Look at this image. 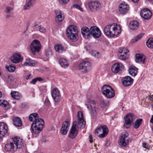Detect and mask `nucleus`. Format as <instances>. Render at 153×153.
Masks as SVG:
<instances>
[{
  "instance_id": "72a5a7b5",
  "label": "nucleus",
  "mask_w": 153,
  "mask_h": 153,
  "mask_svg": "<svg viewBox=\"0 0 153 153\" xmlns=\"http://www.w3.org/2000/svg\"><path fill=\"white\" fill-rule=\"evenodd\" d=\"M38 114L37 113H33L29 115V120L31 121H33L34 120V122H35L36 120H38L39 119L38 118Z\"/></svg>"
},
{
  "instance_id": "7ed1b4c3",
  "label": "nucleus",
  "mask_w": 153,
  "mask_h": 153,
  "mask_svg": "<svg viewBox=\"0 0 153 153\" xmlns=\"http://www.w3.org/2000/svg\"><path fill=\"white\" fill-rule=\"evenodd\" d=\"M44 125V122L42 119L36 120L31 125L32 131L34 134H37L42 131Z\"/></svg>"
},
{
  "instance_id": "20e7f679",
  "label": "nucleus",
  "mask_w": 153,
  "mask_h": 153,
  "mask_svg": "<svg viewBox=\"0 0 153 153\" xmlns=\"http://www.w3.org/2000/svg\"><path fill=\"white\" fill-rule=\"evenodd\" d=\"M67 35L68 38L73 40H76L78 36V31L76 27L74 25L69 26L66 29Z\"/></svg>"
},
{
  "instance_id": "6e6d98bb",
  "label": "nucleus",
  "mask_w": 153,
  "mask_h": 153,
  "mask_svg": "<svg viewBox=\"0 0 153 153\" xmlns=\"http://www.w3.org/2000/svg\"><path fill=\"white\" fill-rule=\"evenodd\" d=\"M36 81H41L43 80V79L40 77H37L35 78Z\"/></svg>"
},
{
  "instance_id": "864d4df0",
  "label": "nucleus",
  "mask_w": 153,
  "mask_h": 153,
  "mask_svg": "<svg viewBox=\"0 0 153 153\" xmlns=\"http://www.w3.org/2000/svg\"><path fill=\"white\" fill-rule=\"evenodd\" d=\"M4 79L7 83L9 82L10 81V79L9 78V77L8 76H7L5 77Z\"/></svg>"
},
{
  "instance_id": "4d7b16f0",
  "label": "nucleus",
  "mask_w": 153,
  "mask_h": 153,
  "mask_svg": "<svg viewBox=\"0 0 153 153\" xmlns=\"http://www.w3.org/2000/svg\"><path fill=\"white\" fill-rule=\"evenodd\" d=\"M30 78H31V74H29L26 76V79L27 80L29 79Z\"/></svg>"
},
{
  "instance_id": "412c9836",
  "label": "nucleus",
  "mask_w": 153,
  "mask_h": 153,
  "mask_svg": "<svg viewBox=\"0 0 153 153\" xmlns=\"http://www.w3.org/2000/svg\"><path fill=\"white\" fill-rule=\"evenodd\" d=\"M55 14V20L57 22H60L62 21L64 19V15L61 11L56 10L54 11Z\"/></svg>"
},
{
  "instance_id": "a878e982",
  "label": "nucleus",
  "mask_w": 153,
  "mask_h": 153,
  "mask_svg": "<svg viewBox=\"0 0 153 153\" xmlns=\"http://www.w3.org/2000/svg\"><path fill=\"white\" fill-rule=\"evenodd\" d=\"M135 61L137 63L143 64L145 61V56L142 54H137L135 55Z\"/></svg>"
},
{
  "instance_id": "c85d7f7f",
  "label": "nucleus",
  "mask_w": 153,
  "mask_h": 153,
  "mask_svg": "<svg viewBox=\"0 0 153 153\" xmlns=\"http://www.w3.org/2000/svg\"><path fill=\"white\" fill-rule=\"evenodd\" d=\"M129 74L132 76H135L138 72V69L135 66H131L128 69Z\"/></svg>"
},
{
  "instance_id": "052dcab7",
  "label": "nucleus",
  "mask_w": 153,
  "mask_h": 153,
  "mask_svg": "<svg viewBox=\"0 0 153 153\" xmlns=\"http://www.w3.org/2000/svg\"><path fill=\"white\" fill-rule=\"evenodd\" d=\"M38 23L37 22H35L34 24V25H33L34 27H36V26H38Z\"/></svg>"
},
{
  "instance_id": "6e6552de",
  "label": "nucleus",
  "mask_w": 153,
  "mask_h": 153,
  "mask_svg": "<svg viewBox=\"0 0 153 153\" xmlns=\"http://www.w3.org/2000/svg\"><path fill=\"white\" fill-rule=\"evenodd\" d=\"M129 138L128 134L127 132H123L118 141L119 145L122 147H124L128 145Z\"/></svg>"
},
{
  "instance_id": "5fc2aeb1",
  "label": "nucleus",
  "mask_w": 153,
  "mask_h": 153,
  "mask_svg": "<svg viewBox=\"0 0 153 153\" xmlns=\"http://www.w3.org/2000/svg\"><path fill=\"white\" fill-rule=\"evenodd\" d=\"M36 78H34L30 82V83L31 84H35L36 82Z\"/></svg>"
},
{
  "instance_id": "423d86ee",
  "label": "nucleus",
  "mask_w": 153,
  "mask_h": 153,
  "mask_svg": "<svg viewBox=\"0 0 153 153\" xmlns=\"http://www.w3.org/2000/svg\"><path fill=\"white\" fill-rule=\"evenodd\" d=\"M30 50L33 54H35L36 53H39L41 48L40 42L37 40H33L30 45Z\"/></svg>"
},
{
  "instance_id": "f257e3e1",
  "label": "nucleus",
  "mask_w": 153,
  "mask_h": 153,
  "mask_svg": "<svg viewBox=\"0 0 153 153\" xmlns=\"http://www.w3.org/2000/svg\"><path fill=\"white\" fill-rule=\"evenodd\" d=\"M23 144L24 142L22 138L18 137H14L12 142L5 145V149L7 151L14 152L18 149H21L23 146Z\"/></svg>"
},
{
  "instance_id": "c756f323",
  "label": "nucleus",
  "mask_w": 153,
  "mask_h": 153,
  "mask_svg": "<svg viewBox=\"0 0 153 153\" xmlns=\"http://www.w3.org/2000/svg\"><path fill=\"white\" fill-rule=\"evenodd\" d=\"M35 2V0H30L29 1L27 2L24 6V9L26 10L30 9V7H32Z\"/></svg>"
},
{
  "instance_id": "58836bf2",
  "label": "nucleus",
  "mask_w": 153,
  "mask_h": 153,
  "mask_svg": "<svg viewBox=\"0 0 153 153\" xmlns=\"http://www.w3.org/2000/svg\"><path fill=\"white\" fill-rule=\"evenodd\" d=\"M142 121L141 119H138L135 121L134 124V127L135 128H137L139 127L141 124Z\"/></svg>"
},
{
  "instance_id": "ea45409f",
  "label": "nucleus",
  "mask_w": 153,
  "mask_h": 153,
  "mask_svg": "<svg viewBox=\"0 0 153 153\" xmlns=\"http://www.w3.org/2000/svg\"><path fill=\"white\" fill-rule=\"evenodd\" d=\"M144 34L140 33L136 37L132 39L131 40V42L134 43L137 42L138 40L140 39L143 35Z\"/></svg>"
},
{
  "instance_id": "39448f33",
  "label": "nucleus",
  "mask_w": 153,
  "mask_h": 153,
  "mask_svg": "<svg viewBox=\"0 0 153 153\" xmlns=\"http://www.w3.org/2000/svg\"><path fill=\"white\" fill-rule=\"evenodd\" d=\"M101 91L103 95L108 98H112L115 96V94L114 89L108 85H104L102 87Z\"/></svg>"
},
{
  "instance_id": "9b49d317",
  "label": "nucleus",
  "mask_w": 153,
  "mask_h": 153,
  "mask_svg": "<svg viewBox=\"0 0 153 153\" xmlns=\"http://www.w3.org/2000/svg\"><path fill=\"white\" fill-rule=\"evenodd\" d=\"M95 132L97 134L100 133L99 136L100 137H104L107 135L108 133V127L105 125L100 126L96 129Z\"/></svg>"
},
{
  "instance_id": "e433bc0d",
  "label": "nucleus",
  "mask_w": 153,
  "mask_h": 153,
  "mask_svg": "<svg viewBox=\"0 0 153 153\" xmlns=\"http://www.w3.org/2000/svg\"><path fill=\"white\" fill-rule=\"evenodd\" d=\"M55 50L59 53H61L62 51H64V48L60 45H57L54 47Z\"/></svg>"
},
{
  "instance_id": "f03ea898",
  "label": "nucleus",
  "mask_w": 153,
  "mask_h": 153,
  "mask_svg": "<svg viewBox=\"0 0 153 153\" xmlns=\"http://www.w3.org/2000/svg\"><path fill=\"white\" fill-rule=\"evenodd\" d=\"M120 25L115 23L106 25L104 28L105 34L108 36L113 37L118 35L121 32Z\"/></svg>"
},
{
  "instance_id": "338daca9",
  "label": "nucleus",
  "mask_w": 153,
  "mask_h": 153,
  "mask_svg": "<svg viewBox=\"0 0 153 153\" xmlns=\"http://www.w3.org/2000/svg\"><path fill=\"white\" fill-rule=\"evenodd\" d=\"M152 131H153V127H152Z\"/></svg>"
},
{
  "instance_id": "bb28decb",
  "label": "nucleus",
  "mask_w": 153,
  "mask_h": 153,
  "mask_svg": "<svg viewBox=\"0 0 153 153\" xmlns=\"http://www.w3.org/2000/svg\"><path fill=\"white\" fill-rule=\"evenodd\" d=\"M37 63L36 62L30 59H26L24 63L22 65V66H34Z\"/></svg>"
},
{
  "instance_id": "4c0bfd02",
  "label": "nucleus",
  "mask_w": 153,
  "mask_h": 153,
  "mask_svg": "<svg viewBox=\"0 0 153 153\" xmlns=\"http://www.w3.org/2000/svg\"><path fill=\"white\" fill-rule=\"evenodd\" d=\"M147 47L151 48H153V38H150L146 42Z\"/></svg>"
},
{
  "instance_id": "bf43d9fd",
  "label": "nucleus",
  "mask_w": 153,
  "mask_h": 153,
  "mask_svg": "<svg viewBox=\"0 0 153 153\" xmlns=\"http://www.w3.org/2000/svg\"><path fill=\"white\" fill-rule=\"evenodd\" d=\"M150 122L153 124V115L152 116L150 120Z\"/></svg>"
},
{
  "instance_id": "a18cd8bd",
  "label": "nucleus",
  "mask_w": 153,
  "mask_h": 153,
  "mask_svg": "<svg viewBox=\"0 0 153 153\" xmlns=\"http://www.w3.org/2000/svg\"><path fill=\"white\" fill-rule=\"evenodd\" d=\"M71 8H76L77 9L79 10L80 11H82V8H81L80 6L78 4H74L71 7Z\"/></svg>"
},
{
  "instance_id": "473e14b6",
  "label": "nucleus",
  "mask_w": 153,
  "mask_h": 153,
  "mask_svg": "<svg viewBox=\"0 0 153 153\" xmlns=\"http://www.w3.org/2000/svg\"><path fill=\"white\" fill-rule=\"evenodd\" d=\"M59 63L61 66L63 68H65L68 65L67 61L64 58H61L59 60Z\"/></svg>"
},
{
  "instance_id": "9d476101",
  "label": "nucleus",
  "mask_w": 153,
  "mask_h": 153,
  "mask_svg": "<svg viewBox=\"0 0 153 153\" xmlns=\"http://www.w3.org/2000/svg\"><path fill=\"white\" fill-rule=\"evenodd\" d=\"M77 122H73L68 135V137L71 139H74L75 138L77 135L78 129L77 128Z\"/></svg>"
},
{
  "instance_id": "49530a36",
  "label": "nucleus",
  "mask_w": 153,
  "mask_h": 153,
  "mask_svg": "<svg viewBox=\"0 0 153 153\" xmlns=\"http://www.w3.org/2000/svg\"><path fill=\"white\" fill-rule=\"evenodd\" d=\"M91 55L94 57L98 58L99 57V53L96 51L92 52Z\"/></svg>"
},
{
  "instance_id": "c9c22d12",
  "label": "nucleus",
  "mask_w": 153,
  "mask_h": 153,
  "mask_svg": "<svg viewBox=\"0 0 153 153\" xmlns=\"http://www.w3.org/2000/svg\"><path fill=\"white\" fill-rule=\"evenodd\" d=\"M78 121L77 125V128H84L85 125V122L84 121V119L79 120Z\"/></svg>"
},
{
  "instance_id": "de8ad7c7",
  "label": "nucleus",
  "mask_w": 153,
  "mask_h": 153,
  "mask_svg": "<svg viewBox=\"0 0 153 153\" xmlns=\"http://www.w3.org/2000/svg\"><path fill=\"white\" fill-rule=\"evenodd\" d=\"M70 0H59V2L61 4H65L68 3Z\"/></svg>"
},
{
  "instance_id": "0eeeda50",
  "label": "nucleus",
  "mask_w": 153,
  "mask_h": 153,
  "mask_svg": "<svg viewBox=\"0 0 153 153\" xmlns=\"http://www.w3.org/2000/svg\"><path fill=\"white\" fill-rule=\"evenodd\" d=\"M87 102L88 103V105L87 106V108L91 110L92 116H95L99 111V109L96 107V102L91 99L88 100Z\"/></svg>"
},
{
  "instance_id": "cd10ccee",
  "label": "nucleus",
  "mask_w": 153,
  "mask_h": 153,
  "mask_svg": "<svg viewBox=\"0 0 153 153\" xmlns=\"http://www.w3.org/2000/svg\"><path fill=\"white\" fill-rule=\"evenodd\" d=\"M52 51L50 48L48 49L44 53V60L45 61H47L48 60L52 55Z\"/></svg>"
},
{
  "instance_id": "f3484780",
  "label": "nucleus",
  "mask_w": 153,
  "mask_h": 153,
  "mask_svg": "<svg viewBox=\"0 0 153 153\" xmlns=\"http://www.w3.org/2000/svg\"><path fill=\"white\" fill-rule=\"evenodd\" d=\"M11 61L14 63H17L21 62L23 58L21 55L19 53L13 54L10 58Z\"/></svg>"
},
{
  "instance_id": "2f4dec72",
  "label": "nucleus",
  "mask_w": 153,
  "mask_h": 153,
  "mask_svg": "<svg viewBox=\"0 0 153 153\" xmlns=\"http://www.w3.org/2000/svg\"><path fill=\"white\" fill-rule=\"evenodd\" d=\"M138 22L137 21H134L130 22L129 27L131 29L135 30L138 28Z\"/></svg>"
},
{
  "instance_id": "aec40b11",
  "label": "nucleus",
  "mask_w": 153,
  "mask_h": 153,
  "mask_svg": "<svg viewBox=\"0 0 153 153\" xmlns=\"http://www.w3.org/2000/svg\"><path fill=\"white\" fill-rule=\"evenodd\" d=\"M119 52L121 53L120 55V59L123 60H126L127 59L128 56L127 53L128 52L127 49L125 48L120 49Z\"/></svg>"
},
{
  "instance_id": "a211bd4d",
  "label": "nucleus",
  "mask_w": 153,
  "mask_h": 153,
  "mask_svg": "<svg viewBox=\"0 0 153 153\" xmlns=\"http://www.w3.org/2000/svg\"><path fill=\"white\" fill-rule=\"evenodd\" d=\"M70 125V123L68 120L64 122L62 125L61 129V133L63 135L66 134L68 129Z\"/></svg>"
},
{
  "instance_id": "dca6fc26",
  "label": "nucleus",
  "mask_w": 153,
  "mask_h": 153,
  "mask_svg": "<svg viewBox=\"0 0 153 153\" xmlns=\"http://www.w3.org/2000/svg\"><path fill=\"white\" fill-rule=\"evenodd\" d=\"M140 15L144 19L148 20L151 18L152 13L148 9H144L141 11Z\"/></svg>"
},
{
  "instance_id": "79ce46f5",
  "label": "nucleus",
  "mask_w": 153,
  "mask_h": 153,
  "mask_svg": "<svg viewBox=\"0 0 153 153\" xmlns=\"http://www.w3.org/2000/svg\"><path fill=\"white\" fill-rule=\"evenodd\" d=\"M8 104L9 103L7 101L4 100H3L1 106L5 108L6 109L8 108L9 107Z\"/></svg>"
},
{
  "instance_id": "603ef678",
  "label": "nucleus",
  "mask_w": 153,
  "mask_h": 153,
  "mask_svg": "<svg viewBox=\"0 0 153 153\" xmlns=\"http://www.w3.org/2000/svg\"><path fill=\"white\" fill-rule=\"evenodd\" d=\"M146 98L151 101H153V95L148 96L146 97Z\"/></svg>"
},
{
  "instance_id": "ddd939ff",
  "label": "nucleus",
  "mask_w": 153,
  "mask_h": 153,
  "mask_svg": "<svg viewBox=\"0 0 153 153\" xmlns=\"http://www.w3.org/2000/svg\"><path fill=\"white\" fill-rule=\"evenodd\" d=\"M89 7L91 11L99 10L101 7V4L98 1H91L88 4Z\"/></svg>"
},
{
  "instance_id": "a19ab883",
  "label": "nucleus",
  "mask_w": 153,
  "mask_h": 153,
  "mask_svg": "<svg viewBox=\"0 0 153 153\" xmlns=\"http://www.w3.org/2000/svg\"><path fill=\"white\" fill-rule=\"evenodd\" d=\"M6 69L7 71L10 72H12L14 71L15 70V67L11 65H7L6 67Z\"/></svg>"
},
{
  "instance_id": "7c9ffc66",
  "label": "nucleus",
  "mask_w": 153,
  "mask_h": 153,
  "mask_svg": "<svg viewBox=\"0 0 153 153\" xmlns=\"http://www.w3.org/2000/svg\"><path fill=\"white\" fill-rule=\"evenodd\" d=\"M13 124L16 126L19 127L22 126V123L20 119L18 117H13Z\"/></svg>"
},
{
  "instance_id": "f8f14e48",
  "label": "nucleus",
  "mask_w": 153,
  "mask_h": 153,
  "mask_svg": "<svg viewBox=\"0 0 153 153\" xmlns=\"http://www.w3.org/2000/svg\"><path fill=\"white\" fill-rule=\"evenodd\" d=\"M91 36H92L95 38H99L101 36V33L99 28L96 26L90 27Z\"/></svg>"
},
{
  "instance_id": "37998d69",
  "label": "nucleus",
  "mask_w": 153,
  "mask_h": 153,
  "mask_svg": "<svg viewBox=\"0 0 153 153\" xmlns=\"http://www.w3.org/2000/svg\"><path fill=\"white\" fill-rule=\"evenodd\" d=\"M78 120L83 119V114L81 111H79L78 112Z\"/></svg>"
},
{
  "instance_id": "6ab92c4d",
  "label": "nucleus",
  "mask_w": 153,
  "mask_h": 153,
  "mask_svg": "<svg viewBox=\"0 0 153 153\" xmlns=\"http://www.w3.org/2000/svg\"><path fill=\"white\" fill-rule=\"evenodd\" d=\"M90 28L89 29L87 27H83L81 29L82 34L85 38L89 39L91 38Z\"/></svg>"
},
{
  "instance_id": "393cba45",
  "label": "nucleus",
  "mask_w": 153,
  "mask_h": 153,
  "mask_svg": "<svg viewBox=\"0 0 153 153\" xmlns=\"http://www.w3.org/2000/svg\"><path fill=\"white\" fill-rule=\"evenodd\" d=\"M52 96L56 102H58L59 100L60 93L57 88L54 89L52 92Z\"/></svg>"
},
{
  "instance_id": "e2e57ef3",
  "label": "nucleus",
  "mask_w": 153,
  "mask_h": 153,
  "mask_svg": "<svg viewBox=\"0 0 153 153\" xmlns=\"http://www.w3.org/2000/svg\"><path fill=\"white\" fill-rule=\"evenodd\" d=\"M3 102V100H0V105L1 106L2 103Z\"/></svg>"
},
{
  "instance_id": "774afa93",
  "label": "nucleus",
  "mask_w": 153,
  "mask_h": 153,
  "mask_svg": "<svg viewBox=\"0 0 153 153\" xmlns=\"http://www.w3.org/2000/svg\"><path fill=\"white\" fill-rule=\"evenodd\" d=\"M152 107L153 108V104L152 105Z\"/></svg>"
},
{
  "instance_id": "4468645a",
  "label": "nucleus",
  "mask_w": 153,
  "mask_h": 153,
  "mask_svg": "<svg viewBox=\"0 0 153 153\" xmlns=\"http://www.w3.org/2000/svg\"><path fill=\"white\" fill-rule=\"evenodd\" d=\"M133 119V114L131 113H129L127 114L124 117V127L128 128L130 127L131 125V123Z\"/></svg>"
},
{
  "instance_id": "69168bd1",
  "label": "nucleus",
  "mask_w": 153,
  "mask_h": 153,
  "mask_svg": "<svg viewBox=\"0 0 153 153\" xmlns=\"http://www.w3.org/2000/svg\"><path fill=\"white\" fill-rule=\"evenodd\" d=\"M73 35V34H71V35L72 37H74V36Z\"/></svg>"
},
{
  "instance_id": "0e129e2a",
  "label": "nucleus",
  "mask_w": 153,
  "mask_h": 153,
  "mask_svg": "<svg viewBox=\"0 0 153 153\" xmlns=\"http://www.w3.org/2000/svg\"><path fill=\"white\" fill-rule=\"evenodd\" d=\"M2 93L0 91V98H1L2 96Z\"/></svg>"
},
{
  "instance_id": "4be33fe9",
  "label": "nucleus",
  "mask_w": 153,
  "mask_h": 153,
  "mask_svg": "<svg viewBox=\"0 0 153 153\" xmlns=\"http://www.w3.org/2000/svg\"><path fill=\"white\" fill-rule=\"evenodd\" d=\"M122 80L123 85L126 87L130 86L133 82V79L129 76L123 77Z\"/></svg>"
},
{
  "instance_id": "c03bdc74",
  "label": "nucleus",
  "mask_w": 153,
  "mask_h": 153,
  "mask_svg": "<svg viewBox=\"0 0 153 153\" xmlns=\"http://www.w3.org/2000/svg\"><path fill=\"white\" fill-rule=\"evenodd\" d=\"M13 7L10 6H7L6 8L5 12L7 13H9L11 11L13 10Z\"/></svg>"
},
{
  "instance_id": "b1692460",
  "label": "nucleus",
  "mask_w": 153,
  "mask_h": 153,
  "mask_svg": "<svg viewBox=\"0 0 153 153\" xmlns=\"http://www.w3.org/2000/svg\"><path fill=\"white\" fill-rule=\"evenodd\" d=\"M129 7L125 3L120 4L119 6V11L120 13L124 14L127 13L129 10Z\"/></svg>"
},
{
  "instance_id": "2eb2a0df",
  "label": "nucleus",
  "mask_w": 153,
  "mask_h": 153,
  "mask_svg": "<svg viewBox=\"0 0 153 153\" xmlns=\"http://www.w3.org/2000/svg\"><path fill=\"white\" fill-rule=\"evenodd\" d=\"M124 68V65L122 64L116 63L112 65L111 71L115 73H117L122 71Z\"/></svg>"
},
{
  "instance_id": "f704fd0d",
  "label": "nucleus",
  "mask_w": 153,
  "mask_h": 153,
  "mask_svg": "<svg viewBox=\"0 0 153 153\" xmlns=\"http://www.w3.org/2000/svg\"><path fill=\"white\" fill-rule=\"evenodd\" d=\"M11 97L16 100H19L22 97L21 94L16 91L11 92Z\"/></svg>"
},
{
  "instance_id": "1a4fd4ad",
  "label": "nucleus",
  "mask_w": 153,
  "mask_h": 153,
  "mask_svg": "<svg viewBox=\"0 0 153 153\" xmlns=\"http://www.w3.org/2000/svg\"><path fill=\"white\" fill-rule=\"evenodd\" d=\"M91 68V64L88 61H83L79 66V68L82 72L86 73Z\"/></svg>"
},
{
  "instance_id": "3c124183",
  "label": "nucleus",
  "mask_w": 153,
  "mask_h": 153,
  "mask_svg": "<svg viewBox=\"0 0 153 153\" xmlns=\"http://www.w3.org/2000/svg\"><path fill=\"white\" fill-rule=\"evenodd\" d=\"M39 31L41 33H45L46 32L45 29L43 27H40L39 28Z\"/></svg>"
},
{
  "instance_id": "680f3d73",
  "label": "nucleus",
  "mask_w": 153,
  "mask_h": 153,
  "mask_svg": "<svg viewBox=\"0 0 153 153\" xmlns=\"http://www.w3.org/2000/svg\"><path fill=\"white\" fill-rule=\"evenodd\" d=\"M133 2H138L139 0H131Z\"/></svg>"
},
{
  "instance_id": "13d9d810",
  "label": "nucleus",
  "mask_w": 153,
  "mask_h": 153,
  "mask_svg": "<svg viewBox=\"0 0 153 153\" xmlns=\"http://www.w3.org/2000/svg\"><path fill=\"white\" fill-rule=\"evenodd\" d=\"M89 141L91 143L93 142L92 137L91 135H90L89 136Z\"/></svg>"
},
{
  "instance_id": "09e8293b",
  "label": "nucleus",
  "mask_w": 153,
  "mask_h": 153,
  "mask_svg": "<svg viewBox=\"0 0 153 153\" xmlns=\"http://www.w3.org/2000/svg\"><path fill=\"white\" fill-rule=\"evenodd\" d=\"M107 102L104 100H102L100 103V105L101 107H104L106 106Z\"/></svg>"
},
{
  "instance_id": "8fccbe9b",
  "label": "nucleus",
  "mask_w": 153,
  "mask_h": 153,
  "mask_svg": "<svg viewBox=\"0 0 153 153\" xmlns=\"http://www.w3.org/2000/svg\"><path fill=\"white\" fill-rule=\"evenodd\" d=\"M142 145H143V146L146 149H149V147H150V146L148 144L146 143H142Z\"/></svg>"
},
{
  "instance_id": "5701e85b",
  "label": "nucleus",
  "mask_w": 153,
  "mask_h": 153,
  "mask_svg": "<svg viewBox=\"0 0 153 153\" xmlns=\"http://www.w3.org/2000/svg\"><path fill=\"white\" fill-rule=\"evenodd\" d=\"M7 127L4 123H0V138L4 137L7 132Z\"/></svg>"
}]
</instances>
